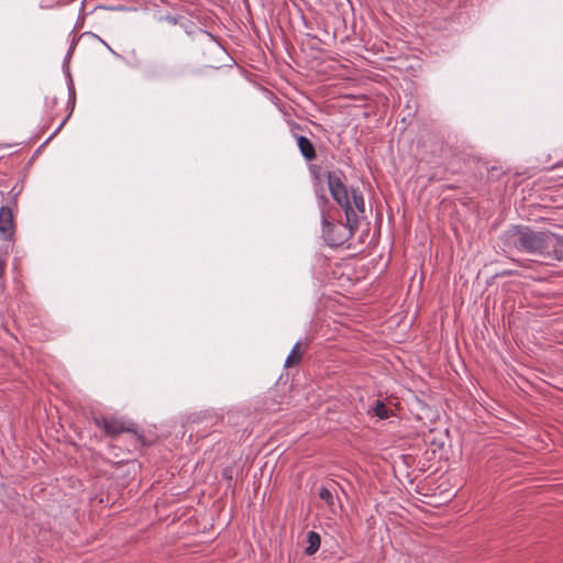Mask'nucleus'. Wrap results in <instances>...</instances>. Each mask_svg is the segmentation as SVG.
I'll list each match as a JSON object with an SVG mask.
<instances>
[{
	"label": "nucleus",
	"mask_w": 563,
	"mask_h": 563,
	"mask_svg": "<svg viewBox=\"0 0 563 563\" xmlns=\"http://www.w3.org/2000/svg\"><path fill=\"white\" fill-rule=\"evenodd\" d=\"M328 187L333 200L344 210L346 223H331L322 210L323 239L332 246H341L354 234L360 219L365 213V201L357 188L347 189L344 184V174L340 170L329 172Z\"/></svg>",
	"instance_id": "obj_1"
},
{
	"label": "nucleus",
	"mask_w": 563,
	"mask_h": 563,
	"mask_svg": "<svg viewBox=\"0 0 563 563\" xmlns=\"http://www.w3.org/2000/svg\"><path fill=\"white\" fill-rule=\"evenodd\" d=\"M506 244L534 255L543 256L547 252L551 232L533 231L528 227H514L505 233Z\"/></svg>",
	"instance_id": "obj_2"
},
{
	"label": "nucleus",
	"mask_w": 563,
	"mask_h": 563,
	"mask_svg": "<svg viewBox=\"0 0 563 563\" xmlns=\"http://www.w3.org/2000/svg\"><path fill=\"white\" fill-rule=\"evenodd\" d=\"M93 420L96 426L103 429V431L110 437H115L122 432H135L133 424L128 426L124 421L117 418L99 417Z\"/></svg>",
	"instance_id": "obj_3"
},
{
	"label": "nucleus",
	"mask_w": 563,
	"mask_h": 563,
	"mask_svg": "<svg viewBox=\"0 0 563 563\" xmlns=\"http://www.w3.org/2000/svg\"><path fill=\"white\" fill-rule=\"evenodd\" d=\"M14 213L13 210L3 206L0 208V235L4 240H11L14 235Z\"/></svg>",
	"instance_id": "obj_4"
},
{
	"label": "nucleus",
	"mask_w": 563,
	"mask_h": 563,
	"mask_svg": "<svg viewBox=\"0 0 563 563\" xmlns=\"http://www.w3.org/2000/svg\"><path fill=\"white\" fill-rule=\"evenodd\" d=\"M552 239H548L547 252L543 257L554 260V261H563V236L551 233Z\"/></svg>",
	"instance_id": "obj_5"
},
{
	"label": "nucleus",
	"mask_w": 563,
	"mask_h": 563,
	"mask_svg": "<svg viewBox=\"0 0 563 563\" xmlns=\"http://www.w3.org/2000/svg\"><path fill=\"white\" fill-rule=\"evenodd\" d=\"M296 141L301 155L307 161H313L317 156L313 144L306 136L302 135H296Z\"/></svg>",
	"instance_id": "obj_6"
},
{
	"label": "nucleus",
	"mask_w": 563,
	"mask_h": 563,
	"mask_svg": "<svg viewBox=\"0 0 563 563\" xmlns=\"http://www.w3.org/2000/svg\"><path fill=\"white\" fill-rule=\"evenodd\" d=\"M308 545L305 549L307 555H313L320 548L321 539L320 536L314 531H309L307 534Z\"/></svg>",
	"instance_id": "obj_7"
},
{
	"label": "nucleus",
	"mask_w": 563,
	"mask_h": 563,
	"mask_svg": "<svg viewBox=\"0 0 563 563\" xmlns=\"http://www.w3.org/2000/svg\"><path fill=\"white\" fill-rule=\"evenodd\" d=\"M300 346H301V343L300 342H297L292 350L290 351V353L288 354L286 361H285V367H292L295 365H297L301 357H302V352L300 351Z\"/></svg>",
	"instance_id": "obj_8"
},
{
	"label": "nucleus",
	"mask_w": 563,
	"mask_h": 563,
	"mask_svg": "<svg viewBox=\"0 0 563 563\" xmlns=\"http://www.w3.org/2000/svg\"><path fill=\"white\" fill-rule=\"evenodd\" d=\"M375 416L380 419H387L389 417L390 410L386 407L383 401H377L373 408Z\"/></svg>",
	"instance_id": "obj_9"
},
{
	"label": "nucleus",
	"mask_w": 563,
	"mask_h": 563,
	"mask_svg": "<svg viewBox=\"0 0 563 563\" xmlns=\"http://www.w3.org/2000/svg\"><path fill=\"white\" fill-rule=\"evenodd\" d=\"M319 497H320V499L325 501V504L328 506H330V507L333 506L334 498H333V495H332V493H331L329 487H325V486L321 487L320 490H319Z\"/></svg>",
	"instance_id": "obj_10"
},
{
	"label": "nucleus",
	"mask_w": 563,
	"mask_h": 563,
	"mask_svg": "<svg viewBox=\"0 0 563 563\" xmlns=\"http://www.w3.org/2000/svg\"><path fill=\"white\" fill-rule=\"evenodd\" d=\"M7 263L3 260H0V278L3 277L5 273Z\"/></svg>",
	"instance_id": "obj_11"
},
{
	"label": "nucleus",
	"mask_w": 563,
	"mask_h": 563,
	"mask_svg": "<svg viewBox=\"0 0 563 563\" xmlns=\"http://www.w3.org/2000/svg\"><path fill=\"white\" fill-rule=\"evenodd\" d=\"M55 103H56V98H52V99L46 98V104H47V106H48V104H49V106H53V104H55Z\"/></svg>",
	"instance_id": "obj_12"
},
{
	"label": "nucleus",
	"mask_w": 563,
	"mask_h": 563,
	"mask_svg": "<svg viewBox=\"0 0 563 563\" xmlns=\"http://www.w3.org/2000/svg\"><path fill=\"white\" fill-rule=\"evenodd\" d=\"M321 200H322V203H323V205L328 203V200H327V198H325V197H322V198H321Z\"/></svg>",
	"instance_id": "obj_13"
},
{
	"label": "nucleus",
	"mask_w": 563,
	"mask_h": 563,
	"mask_svg": "<svg viewBox=\"0 0 563 563\" xmlns=\"http://www.w3.org/2000/svg\"><path fill=\"white\" fill-rule=\"evenodd\" d=\"M65 124V120L62 121V124L59 125V128L57 129V131L62 128V125Z\"/></svg>",
	"instance_id": "obj_14"
}]
</instances>
